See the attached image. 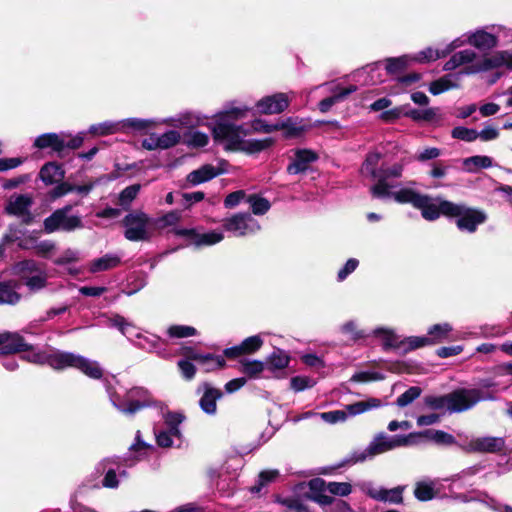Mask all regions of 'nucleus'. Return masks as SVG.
Here are the masks:
<instances>
[{
	"instance_id": "nucleus-1",
	"label": "nucleus",
	"mask_w": 512,
	"mask_h": 512,
	"mask_svg": "<svg viewBox=\"0 0 512 512\" xmlns=\"http://www.w3.org/2000/svg\"><path fill=\"white\" fill-rule=\"evenodd\" d=\"M251 108L247 105L230 104L214 114L211 118L182 115L174 126L205 125L212 130L214 139L226 150L243 151L249 154L259 153L273 144L272 138L245 139L249 130L234 122L248 116Z\"/></svg>"
},
{
	"instance_id": "nucleus-2",
	"label": "nucleus",
	"mask_w": 512,
	"mask_h": 512,
	"mask_svg": "<svg viewBox=\"0 0 512 512\" xmlns=\"http://www.w3.org/2000/svg\"><path fill=\"white\" fill-rule=\"evenodd\" d=\"M0 336H6L5 339L1 340V351L3 353L26 352L24 358L35 364L47 363L56 370L73 367L90 378L99 379L102 377L103 371L96 361L69 352L54 351L47 353L36 351L18 333L4 332L0 333Z\"/></svg>"
},
{
	"instance_id": "nucleus-3",
	"label": "nucleus",
	"mask_w": 512,
	"mask_h": 512,
	"mask_svg": "<svg viewBox=\"0 0 512 512\" xmlns=\"http://www.w3.org/2000/svg\"><path fill=\"white\" fill-rule=\"evenodd\" d=\"M505 65L512 69V52H499L495 55H480L474 50L464 49L454 53L450 59L444 64L445 71H452L459 67H463L460 74H477L490 70L496 66Z\"/></svg>"
},
{
	"instance_id": "nucleus-4",
	"label": "nucleus",
	"mask_w": 512,
	"mask_h": 512,
	"mask_svg": "<svg viewBox=\"0 0 512 512\" xmlns=\"http://www.w3.org/2000/svg\"><path fill=\"white\" fill-rule=\"evenodd\" d=\"M395 201L400 204H412L415 208L421 210L423 218L428 221H434L441 214L444 215V204L451 203L446 200L432 199L428 195L419 193L411 186L401 188V191L396 194Z\"/></svg>"
},
{
	"instance_id": "nucleus-5",
	"label": "nucleus",
	"mask_w": 512,
	"mask_h": 512,
	"mask_svg": "<svg viewBox=\"0 0 512 512\" xmlns=\"http://www.w3.org/2000/svg\"><path fill=\"white\" fill-rule=\"evenodd\" d=\"M409 163L406 158L390 166H382V172L378 182L370 188L373 197L381 199H393L395 201L396 194L401 191V187L391 182V179L402 177L404 167ZM404 186H402L403 188Z\"/></svg>"
},
{
	"instance_id": "nucleus-6",
	"label": "nucleus",
	"mask_w": 512,
	"mask_h": 512,
	"mask_svg": "<svg viewBox=\"0 0 512 512\" xmlns=\"http://www.w3.org/2000/svg\"><path fill=\"white\" fill-rule=\"evenodd\" d=\"M444 216L457 218L456 225L461 231L473 233L478 225L486 220L483 211L467 207L463 204L445 203L443 206Z\"/></svg>"
},
{
	"instance_id": "nucleus-7",
	"label": "nucleus",
	"mask_w": 512,
	"mask_h": 512,
	"mask_svg": "<svg viewBox=\"0 0 512 512\" xmlns=\"http://www.w3.org/2000/svg\"><path fill=\"white\" fill-rule=\"evenodd\" d=\"M493 395L482 389H457L449 393V412H463L471 409L482 400H492Z\"/></svg>"
},
{
	"instance_id": "nucleus-8",
	"label": "nucleus",
	"mask_w": 512,
	"mask_h": 512,
	"mask_svg": "<svg viewBox=\"0 0 512 512\" xmlns=\"http://www.w3.org/2000/svg\"><path fill=\"white\" fill-rule=\"evenodd\" d=\"M382 406L381 400L377 398H369L364 401L355 402L346 405L345 410H334L329 412L320 413L319 417L330 424L346 421L348 416H356L372 409Z\"/></svg>"
},
{
	"instance_id": "nucleus-9",
	"label": "nucleus",
	"mask_w": 512,
	"mask_h": 512,
	"mask_svg": "<svg viewBox=\"0 0 512 512\" xmlns=\"http://www.w3.org/2000/svg\"><path fill=\"white\" fill-rule=\"evenodd\" d=\"M125 237L130 241H144L152 234V220L143 212H133L124 219Z\"/></svg>"
},
{
	"instance_id": "nucleus-10",
	"label": "nucleus",
	"mask_w": 512,
	"mask_h": 512,
	"mask_svg": "<svg viewBox=\"0 0 512 512\" xmlns=\"http://www.w3.org/2000/svg\"><path fill=\"white\" fill-rule=\"evenodd\" d=\"M112 402L120 412L129 415L155 403L151 393L142 387H134L127 391L122 402H117L114 398H112Z\"/></svg>"
},
{
	"instance_id": "nucleus-11",
	"label": "nucleus",
	"mask_w": 512,
	"mask_h": 512,
	"mask_svg": "<svg viewBox=\"0 0 512 512\" xmlns=\"http://www.w3.org/2000/svg\"><path fill=\"white\" fill-rule=\"evenodd\" d=\"M71 206H65L53 212L44 221V228L47 233H52L57 230L71 232L76 229L82 228V220L77 215L70 214Z\"/></svg>"
},
{
	"instance_id": "nucleus-12",
	"label": "nucleus",
	"mask_w": 512,
	"mask_h": 512,
	"mask_svg": "<svg viewBox=\"0 0 512 512\" xmlns=\"http://www.w3.org/2000/svg\"><path fill=\"white\" fill-rule=\"evenodd\" d=\"M391 450H393L391 436L387 435L384 432H380L373 437V439L370 441L366 448L354 451L350 455L347 462L350 464L364 462L367 459H372L377 455L386 453Z\"/></svg>"
},
{
	"instance_id": "nucleus-13",
	"label": "nucleus",
	"mask_w": 512,
	"mask_h": 512,
	"mask_svg": "<svg viewBox=\"0 0 512 512\" xmlns=\"http://www.w3.org/2000/svg\"><path fill=\"white\" fill-rule=\"evenodd\" d=\"M493 29H495V34L482 29L476 30L475 32H469L468 44L484 51L496 47L498 37L509 38L508 41L512 39V30L503 26H493Z\"/></svg>"
},
{
	"instance_id": "nucleus-14",
	"label": "nucleus",
	"mask_w": 512,
	"mask_h": 512,
	"mask_svg": "<svg viewBox=\"0 0 512 512\" xmlns=\"http://www.w3.org/2000/svg\"><path fill=\"white\" fill-rule=\"evenodd\" d=\"M16 268L30 290L37 291L45 287L47 275L33 260L20 262Z\"/></svg>"
},
{
	"instance_id": "nucleus-15",
	"label": "nucleus",
	"mask_w": 512,
	"mask_h": 512,
	"mask_svg": "<svg viewBox=\"0 0 512 512\" xmlns=\"http://www.w3.org/2000/svg\"><path fill=\"white\" fill-rule=\"evenodd\" d=\"M223 227L235 236H245L260 230L258 222L251 215L245 213H238L225 219Z\"/></svg>"
},
{
	"instance_id": "nucleus-16",
	"label": "nucleus",
	"mask_w": 512,
	"mask_h": 512,
	"mask_svg": "<svg viewBox=\"0 0 512 512\" xmlns=\"http://www.w3.org/2000/svg\"><path fill=\"white\" fill-rule=\"evenodd\" d=\"M293 95V92L268 95L258 100L255 106L260 114H279L288 108Z\"/></svg>"
},
{
	"instance_id": "nucleus-17",
	"label": "nucleus",
	"mask_w": 512,
	"mask_h": 512,
	"mask_svg": "<svg viewBox=\"0 0 512 512\" xmlns=\"http://www.w3.org/2000/svg\"><path fill=\"white\" fill-rule=\"evenodd\" d=\"M505 446V440L502 437H476L472 438L461 447L465 452L477 453H497L502 451Z\"/></svg>"
},
{
	"instance_id": "nucleus-18",
	"label": "nucleus",
	"mask_w": 512,
	"mask_h": 512,
	"mask_svg": "<svg viewBox=\"0 0 512 512\" xmlns=\"http://www.w3.org/2000/svg\"><path fill=\"white\" fill-rule=\"evenodd\" d=\"M110 324L113 327H116L120 330V332L126 336L128 339L138 338V345L143 349H152L156 346L158 342V338L156 336H143L137 329L129 322H127L123 317L116 315L110 319Z\"/></svg>"
},
{
	"instance_id": "nucleus-19",
	"label": "nucleus",
	"mask_w": 512,
	"mask_h": 512,
	"mask_svg": "<svg viewBox=\"0 0 512 512\" xmlns=\"http://www.w3.org/2000/svg\"><path fill=\"white\" fill-rule=\"evenodd\" d=\"M317 158V154L312 150L298 149L294 153L292 162L287 167V172L294 175L304 173Z\"/></svg>"
},
{
	"instance_id": "nucleus-20",
	"label": "nucleus",
	"mask_w": 512,
	"mask_h": 512,
	"mask_svg": "<svg viewBox=\"0 0 512 512\" xmlns=\"http://www.w3.org/2000/svg\"><path fill=\"white\" fill-rule=\"evenodd\" d=\"M224 172L225 170L220 167H215L211 164H206L190 172L186 177V181L188 184L196 186L206 181H209Z\"/></svg>"
},
{
	"instance_id": "nucleus-21",
	"label": "nucleus",
	"mask_w": 512,
	"mask_h": 512,
	"mask_svg": "<svg viewBox=\"0 0 512 512\" xmlns=\"http://www.w3.org/2000/svg\"><path fill=\"white\" fill-rule=\"evenodd\" d=\"M203 390V396L199 401L200 407L205 413L213 415L217 410L216 401L222 397V392L207 383L203 384Z\"/></svg>"
},
{
	"instance_id": "nucleus-22",
	"label": "nucleus",
	"mask_w": 512,
	"mask_h": 512,
	"mask_svg": "<svg viewBox=\"0 0 512 512\" xmlns=\"http://www.w3.org/2000/svg\"><path fill=\"white\" fill-rule=\"evenodd\" d=\"M330 91L333 95L319 102V110L323 113L329 111L335 103L345 99L349 94L355 92L356 86L351 85L347 88H340L339 86L331 85Z\"/></svg>"
},
{
	"instance_id": "nucleus-23",
	"label": "nucleus",
	"mask_w": 512,
	"mask_h": 512,
	"mask_svg": "<svg viewBox=\"0 0 512 512\" xmlns=\"http://www.w3.org/2000/svg\"><path fill=\"white\" fill-rule=\"evenodd\" d=\"M381 158L382 155L379 152L372 151L368 153L361 168L362 175L378 182L382 172V168L378 169Z\"/></svg>"
},
{
	"instance_id": "nucleus-24",
	"label": "nucleus",
	"mask_w": 512,
	"mask_h": 512,
	"mask_svg": "<svg viewBox=\"0 0 512 512\" xmlns=\"http://www.w3.org/2000/svg\"><path fill=\"white\" fill-rule=\"evenodd\" d=\"M158 123L156 120L140 118L120 120L121 132H146L155 128Z\"/></svg>"
},
{
	"instance_id": "nucleus-25",
	"label": "nucleus",
	"mask_w": 512,
	"mask_h": 512,
	"mask_svg": "<svg viewBox=\"0 0 512 512\" xmlns=\"http://www.w3.org/2000/svg\"><path fill=\"white\" fill-rule=\"evenodd\" d=\"M34 145L39 149L51 148L55 152H61L65 148V139L56 133H46L38 136Z\"/></svg>"
},
{
	"instance_id": "nucleus-26",
	"label": "nucleus",
	"mask_w": 512,
	"mask_h": 512,
	"mask_svg": "<svg viewBox=\"0 0 512 512\" xmlns=\"http://www.w3.org/2000/svg\"><path fill=\"white\" fill-rule=\"evenodd\" d=\"M39 176L46 185H52L63 180L64 171L60 165L50 162L41 168Z\"/></svg>"
},
{
	"instance_id": "nucleus-27",
	"label": "nucleus",
	"mask_w": 512,
	"mask_h": 512,
	"mask_svg": "<svg viewBox=\"0 0 512 512\" xmlns=\"http://www.w3.org/2000/svg\"><path fill=\"white\" fill-rule=\"evenodd\" d=\"M419 434V444L424 440L432 441L436 444L452 445L455 443V438L442 430H425L417 432Z\"/></svg>"
},
{
	"instance_id": "nucleus-28",
	"label": "nucleus",
	"mask_w": 512,
	"mask_h": 512,
	"mask_svg": "<svg viewBox=\"0 0 512 512\" xmlns=\"http://www.w3.org/2000/svg\"><path fill=\"white\" fill-rule=\"evenodd\" d=\"M452 331V325L447 322L432 325L427 331L430 344L434 345L448 340Z\"/></svg>"
},
{
	"instance_id": "nucleus-29",
	"label": "nucleus",
	"mask_w": 512,
	"mask_h": 512,
	"mask_svg": "<svg viewBox=\"0 0 512 512\" xmlns=\"http://www.w3.org/2000/svg\"><path fill=\"white\" fill-rule=\"evenodd\" d=\"M165 430L174 435L176 439L181 438L180 424L184 421L185 416L180 412L168 411L164 414Z\"/></svg>"
},
{
	"instance_id": "nucleus-30",
	"label": "nucleus",
	"mask_w": 512,
	"mask_h": 512,
	"mask_svg": "<svg viewBox=\"0 0 512 512\" xmlns=\"http://www.w3.org/2000/svg\"><path fill=\"white\" fill-rule=\"evenodd\" d=\"M120 258L117 255L106 254L100 258L93 260L90 264V271L93 273L106 271L118 266Z\"/></svg>"
},
{
	"instance_id": "nucleus-31",
	"label": "nucleus",
	"mask_w": 512,
	"mask_h": 512,
	"mask_svg": "<svg viewBox=\"0 0 512 512\" xmlns=\"http://www.w3.org/2000/svg\"><path fill=\"white\" fill-rule=\"evenodd\" d=\"M439 108L429 107L425 109H411L404 113V116L411 118L414 121H427L431 122L438 118Z\"/></svg>"
},
{
	"instance_id": "nucleus-32",
	"label": "nucleus",
	"mask_w": 512,
	"mask_h": 512,
	"mask_svg": "<svg viewBox=\"0 0 512 512\" xmlns=\"http://www.w3.org/2000/svg\"><path fill=\"white\" fill-rule=\"evenodd\" d=\"M463 166L467 172L473 173L479 169L492 166V159L488 156H472L463 160Z\"/></svg>"
},
{
	"instance_id": "nucleus-33",
	"label": "nucleus",
	"mask_w": 512,
	"mask_h": 512,
	"mask_svg": "<svg viewBox=\"0 0 512 512\" xmlns=\"http://www.w3.org/2000/svg\"><path fill=\"white\" fill-rule=\"evenodd\" d=\"M445 52L443 47L433 48L427 47L420 51L419 53L412 55L414 63H427L431 61H435L439 58L445 57Z\"/></svg>"
},
{
	"instance_id": "nucleus-34",
	"label": "nucleus",
	"mask_w": 512,
	"mask_h": 512,
	"mask_svg": "<svg viewBox=\"0 0 512 512\" xmlns=\"http://www.w3.org/2000/svg\"><path fill=\"white\" fill-rule=\"evenodd\" d=\"M30 203V199L24 195L11 197L6 207V210L9 214L20 216L27 211L28 207L30 206Z\"/></svg>"
},
{
	"instance_id": "nucleus-35",
	"label": "nucleus",
	"mask_w": 512,
	"mask_h": 512,
	"mask_svg": "<svg viewBox=\"0 0 512 512\" xmlns=\"http://www.w3.org/2000/svg\"><path fill=\"white\" fill-rule=\"evenodd\" d=\"M414 63L412 55H402L400 57L389 58L386 60V70L390 74L398 73Z\"/></svg>"
},
{
	"instance_id": "nucleus-36",
	"label": "nucleus",
	"mask_w": 512,
	"mask_h": 512,
	"mask_svg": "<svg viewBox=\"0 0 512 512\" xmlns=\"http://www.w3.org/2000/svg\"><path fill=\"white\" fill-rule=\"evenodd\" d=\"M89 132L98 136L119 133L121 132L120 121H105L103 123L91 125Z\"/></svg>"
},
{
	"instance_id": "nucleus-37",
	"label": "nucleus",
	"mask_w": 512,
	"mask_h": 512,
	"mask_svg": "<svg viewBox=\"0 0 512 512\" xmlns=\"http://www.w3.org/2000/svg\"><path fill=\"white\" fill-rule=\"evenodd\" d=\"M435 483L433 481H419L415 485L414 495L420 501H428L434 498Z\"/></svg>"
},
{
	"instance_id": "nucleus-38",
	"label": "nucleus",
	"mask_w": 512,
	"mask_h": 512,
	"mask_svg": "<svg viewBox=\"0 0 512 512\" xmlns=\"http://www.w3.org/2000/svg\"><path fill=\"white\" fill-rule=\"evenodd\" d=\"M265 369V363L259 360L244 359L241 361V372L249 378H258Z\"/></svg>"
},
{
	"instance_id": "nucleus-39",
	"label": "nucleus",
	"mask_w": 512,
	"mask_h": 512,
	"mask_svg": "<svg viewBox=\"0 0 512 512\" xmlns=\"http://www.w3.org/2000/svg\"><path fill=\"white\" fill-rule=\"evenodd\" d=\"M455 87H457V84L454 81V76L446 75L433 81L429 86V91L433 95H439Z\"/></svg>"
},
{
	"instance_id": "nucleus-40",
	"label": "nucleus",
	"mask_w": 512,
	"mask_h": 512,
	"mask_svg": "<svg viewBox=\"0 0 512 512\" xmlns=\"http://www.w3.org/2000/svg\"><path fill=\"white\" fill-rule=\"evenodd\" d=\"M198 363L206 372L214 371L225 366L224 358L213 354H201Z\"/></svg>"
},
{
	"instance_id": "nucleus-41",
	"label": "nucleus",
	"mask_w": 512,
	"mask_h": 512,
	"mask_svg": "<svg viewBox=\"0 0 512 512\" xmlns=\"http://www.w3.org/2000/svg\"><path fill=\"white\" fill-rule=\"evenodd\" d=\"M403 491L404 487L402 486H397L392 489H385L382 487L379 501L391 504H400L403 501Z\"/></svg>"
},
{
	"instance_id": "nucleus-42",
	"label": "nucleus",
	"mask_w": 512,
	"mask_h": 512,
	"mask_svg": "<svg viewBox=\"0 0 512 512\" xmlns=\"http://www.w3.org/2000/svg\"><path fill=\"white\" fill-rule=\"evenodd\" d=\"M392 449L399 447H409L419 444V434L417 432L408 435H394L391 436Z\"/></svg>"
},
{
	"instance_id": "nucleus-43",
	"label": "nucleus",
	"mask_w": 512,
	"mask_h": 512,
	"mask_svg": "<svg viewBox=\"0 0 512 512\" xmlns=\"http://www.w3.org/2000/svg\"><path fill=\"white\" fill-rule=\"evenodd\" d=\"M224 239V235L221 231H210L206 233H197L195 238L196 246H210L221 242Z\"/></svg>"
},
{
	"instance_id": "nucleus-44",
	"label": "nucleus",
	"mask_w": 512,
	"mask_h": 512,
	"mask_svg": "<svg viewBox=\"0 0 512 512\" xmlns=\"http://www.w3.org/2000/svg\"><path fill=\"white\" fill-rule=\"evenodd\" d=\"M425 405L432 410L449 411V394L443 396H427L424 398Z\"/></svg>"
},
{
	"instance_id": "nucleus-45",
	"label": "nucleus",
	"mask_w": 512,
	"mask_h": 512,
	"mask_svg": "<svg viewBox=\"0 0 512 512\" xmlns=\"http://www.w3.org/2000/svg\"><path fill=\"white\" fill-rule=\"evenodd\" d=\"M289 360V356L285 352L277 350L269 357L268 365L272 370H282L288 366Z\"/></svg>"
},
{
	"instance_id": "nucleus-46",
	"label": "nucleus",
	"mask_w": 512,
	"mask_h": 512,
	"mask_svg": "<svg viewBox=\"0 0 512 512\" xmlns=\"http://www.w3.org/2000/svg\"><path fill=\"white\" fill-rule=\"evenodd\" d=\"M246 201L256 215H263L270 209L269 201L263 197L251 195Z\"/></svg>"
},
{
	"instance_id": "nucleus-47",
	"label": "nucleus",
	"mask_w": 512,
	"mask_h": 512,
	"mask_svg": "<svg viewBox=\"0 0 512 512\" xmlns=\"http://www.w3.org/2000/svg\"><path fill=\"white\" fill-rule=\"evenodd\" d=\"M19 298L14 287L7 283H0V304H15Z\"/></svg>"
},
{
	"instance_id": "nucleus-48",
	"label": "nucleus",
	"mask_w": 512,
	"mask_h": 512,
	"mask_svg": "<svg viewBox=\"0 0 512 512\" xmlns=\"http://www.w3.org/2000/svg\"><path fill=\"white\" fill-rule=\"evenodd\" d=\"M373 335L382 340L384 347L390 348L394 347L398 343L397 335L390 329L386 328H377L373 331Z\"/></svg>"
},
{
	"instance_id": "nucleus-49",
	"label": "nucleus",
	"mask_w": 512,
	"mask_h": 512,
	"mask_svg": "<svg viewBox=\"0 0 512 512\" xmlns=\"http://www.w3.org/2000/svg\"><path fill=\"white\" fill-rule=\"evenodd\" d=\"M280 130L285 131L287 137H295L300 135L304 131V126L293 119H287L286 121L278 122Z\"/></svg>"
},
{
	"instance_id": "nucleus-50",
	"label": "nucleus",
	"mask_w": 512,
	"mask_h": 512,
	"mask_svg": "<svg viewBox=\"0 0 512 512\" xmlns=\"http://www.w3.org/2000/svg\"><path fill=\"white\" fill-rule=\"evenodd\" d=\"M158 138L157 141H159L160 149H168L175 146L180 141L181 136L178 131L170 130L162 135H158Z\"/></svg>"
},
{
	"instance_id": "nucleus-51",
	"label": "nucleus",
	"mask_w": 512,
	"mask_h": 512,
	"mask_svg": "<svg viewBox=\"0 0 512 512\" xmlns=\"http://www.w3.org/2000/svg\"><path fill=\"white\" fill-rule=\"evenodd\" d=\"M167 333L171 338H186L194 336L196 329L192 326L173 325L168 328Z\"/></svg>"
},
{
	"instance_id": "nucleus-52",
	"label": "nucleus",
	"mask_w": 512,
	"mask_h": 512,
	"mask_svg": "<svg viewBox=\"0 0 512 512\" xmlns=\"http://www.w3.org/2000/svg\"><path fill=\"white\" fill-rule=\"evenodd\" d=\"M327 491L333 495L345 497L352 492V485L348 482H328Z\"/></svg>"
},
{
	"instance_id": "nucleus-53",
	"label": "nucleus",
	"mask_w": 512,
	"mask_h": 512,
	"mask_svg": "<svg viewBox=\"0 0 512 512\" xmlns=\"http://www.w3.org/2000/svg\"><path fill=\"white\" fill-rule=\"evenodd\" d=\"M421 394V389L419 387L413 386L406 390L403 394H401L397 398V405L399 407H405L412 403L415 399H417Z\"/></svg>"
},
{
	"instance_id": "nucleus-54",
	"label": "nucleus",
	"mask_w": 512,
	"mask_h": 512,
	"mask_svg": "<svg viewBox=\"0 0 512 512\" xmlns=\"http://www.w3.org/2000/svg\"><path fill=\"white\" fill-rule=\"evenodd\" d=\"M250 127L253 132L257 133H271L280 130L278 123L269 124L263 119H255L251 122Z\"/></svg>"
},
{
	"instance_id": "nucleus-55",
	"label": "nucleus",
	"mask_w": 512,
	"mask_h": 512,
	"mask_svg": "<svg viewBox=\"0 0 512 512\" xmlns=\"http://www.w3.org/2000/svg\"><path fill=\"white\" fill-rule=\"evenodd\" d=\"M139 191V184H134L125 188L119 195V204L122 206H128L135 199Z\"/></svg>"
},
{
	"instance_id": "nucleus-56",
	"label": "nucleus",
	"mask_w": 512,
	"mask_h": 512,
	"mask_svg": "<svg viewBox=\"0 0 512 512\" xmlns=\"http://www.w3.org/2000/svg\"><path fill=\"white\" fill-rule=\"evenodd\" d=\"M452 136L463 141L471 142L478 138V132L474 129L460 126L452 130Z\"/></svg>"
},
{
	"instance_id": "nucleus-57",
	"label": "nucleus",
	"mask_w": 512,
	"mask_h": 512,
	"mask_svg": "<svg viewBox=\"0 0 512 512\" xmlns=\"http://www.w3.org/2000/svg\"><path fill=\"white\" fill-rule=\"evenodd\" d=\"M290 384L294 391L300 392L313 387L315 385V381L309 377L296 376L291 379Z\"/></svg>"
},
{
	"instance_id": "nucleus-58",
	"label": "nucleus",
	"mask_w": 512,
	"mask_h": 512,
	"mask_svg": "<svg viewBox=\"0 0 512 512\" xmlns=\"http://www.w3.org/2000/svg\"><path fill=\"white\" fill-rule=\"evenodd\" d=\"M242 348L245 354L256 352L263 345V340L259 335L251 336L242 341Z\"/></svg>"
},
{
	"instance_id": "nucleus-59",
	"label": "nucleus",
	"mask_w": 512,
	"mask_h": 512,
	"mask_svg": "<svg viewBox=\"0 0 512 512\" xmlns=\"http://www.w3.org/2000/svg\"><path fill=\"white\" fill-rule=\"evenodd\" d=\"M279 476L278 470H265L262 471L259 475L258 485L252 488L253 492H259L261 487L266 485L269 482L274 481Z\"/></svg>"
},
{
	"instance_id": "nucleus-60",
	"label": "nucleus",
	"mask_w": 512,
	"mask_h": 512,
	"mask_svg": "<svg viewBox=\"0 0 512 512\" xmlns=\"http://www.w3.org/2000/svg\"><path fill=\"white\" fill-rule=\"evenodd\" d=\"M441 155L440 149L436 147L425 148L415 155V160L425 162L428 160L436 159Z\"/></svg>"
},
{
	"instance_id": "nucleus-61",
	"label": "nucleus",
	"mask_w": 512,
	"mask_h": 512,
	"mask_svg": "<svg viewBox=\"0 0 512 512\" xmlns=\"http://www.w3.org/2000/svg\"><path fill=\"white\" fill-rule=\"evenodd\" d=\"M359 487L367 496L379 501L382 487H377L372 482H362Z\"/></svg>"
},
{
	"instance_id": "nucleus-62",
	"label": "nucleus",
	"mask_w": 512,
	"mask_h": 512,
	"mask_svg": "<svg viewBox=\"0 0 512 512\" xmlns=\"http://www.w3.org/2000/svg\"><path fill=\"white\" fill-rule=\"evenodd\" d=\"M404 343L407 344L410 349H417V348L431 345L430 341H429L428 334L426 336L408 337Z\"/></svg>"
},
{
	"instance_id": "nucleus-63",
	"label": "nucleus",
	"mask_w": 512,
	"mask_h": 512,
	"mask_svg": "<svg viewBox=\"0 0 512 512\" xmlns=\"http://www.w3.org/2000/svg\"><path fill=\"white\" fill-rule=\"evenodd\" d=\"M157 444L163 448H169L173 445L174 435L163 429L155 433Z\"/></svg>"
},
{
	"instance_id": "nucleus-64",
	"label": "nucleus",
	"mask_w": 512,
	"mask_h": 512,
	"mask_svg": "<svg viewBox=\"0 0 512 512\" xmlns=\"http://www.w3.org/2000/svg\"><path fill=\"white\" fill-rule=\"evenodd\" d=\"M358 260L355 259V258H351L349 259L345 265L339 270L338 272V280L339 281H343L344 279H346V277L348 275H350L352 272H354L356 270V268L358 267Z\"/></svg>"
}]
</instances>
